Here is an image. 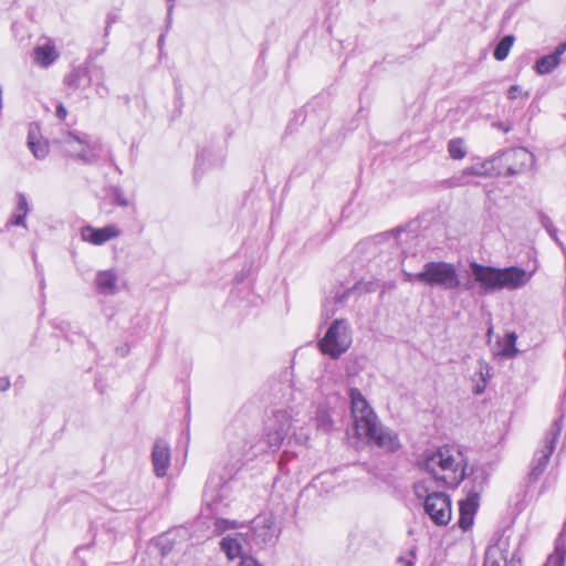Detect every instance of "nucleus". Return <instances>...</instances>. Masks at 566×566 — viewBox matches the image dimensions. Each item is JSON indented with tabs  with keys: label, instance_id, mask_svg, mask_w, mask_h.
<instances>
[{
	"label": "nucleus",
	"instance_id": "1",
	"mask_svg": "<svg viewBox=\"0 0 566 566\" xmlns=\"http://www.w3.org/2000/svg\"><path fill=\"white\" fill-rule=\"evenodd\" d=\"M349 398L356 434L364 438L368 444L386 452L398 451L401 447L398 434L379 423L377 415L361 392L357 388H352Z\"/></svg>",
	"mask_w": 566,
	"mask_h": 566
},
{
	"label": "nucleus",
	"instance_id": "2",
	"mask_svg": "<svg viewBox=\"0 0 566 566\" xmlns=\"http://www.w3.org/2000/svg\"><path fill=\"white\" fill-rule=\"evenodd\" d=\"M459 451L449 447L428 449L417 459V467L430 474L437 486L457 488L468 475L467 464Z\"/></svg>",
	"mask_w": 566,
	"mask_h": 566
},
{
	"label": "nucleus",
	"instance_id": "3",
	"mask_svg": "<svg viewBox=\"0 0 566 566\" xmlns=\"http://www.w3.org/2000/svg\"><path fill=\"white\" fill-rule=\"evenodd\" d=\"M470 269L474 281L484 294L501 290L515 291L522 289L532 277V273L520 266L495 268L472 261L470 262Z\"/></svg>",
	"mask_w": 566,
	"mask_h": 566
},
{
	"label": "nucleus",
	"instance_id": "4",
	"mask_svg": "<svg viewBox=\"0 0 566 566\" xmlns=\"http://www.w3.org/2000/svg\"><path fill=\"white\" fill-rule=\"evenodd\" d=\"M439 488L433 480H420L413 484V493L418 500H423L424 512L431 521L438 526H444L451 521V500Z\"/></svg>",
	"mask_w": 566,
	"mask_h": 566
},
{
	"label": "nucleus",
	"instance_id": "5",
	"mask_svg": "<svg viewBox=\"0 0 566 566\" xmlns=\"http://www.w3.org/2000/svg\"><path fill=\"white\" fill-rule=\"evenodd\" d=\"M419 277L422 280L423 285L431 289L443 291H453L460 287L465 291L472 289L470 282L462 285L455 265L444 261H429L424 263Z\"/></svg>",
	"mask_w": 566,
	"mask_h": 566
},
{
	"label": "nucleus",
	"instance_id": "6",
	"mask_svg": "<svg viewBox=\"0 0 566 566\" xmlns=\"http://www.w3.org/2000/svg\"><path fill=\"white\" fill-rule=\"evenodd\" d=\"M352 342L353 337L348 322L337 318L332 322L324 337L318 342V347L324 355L337 359L349 349Z\"/></svg>",
	"mask_w": 566,
	"mask_h": 566
},
{
	"label": "nucleus",
	"instance_id": "7",
	"mask_svg": "<svg viewBox=\"0 0 566 566\" xmlns=\"http://www.w3.org/2000/svg\"><path fill=\"white\" fill-rule=\"evenodd\" d=\"M491 163H497L503 170L499 174L515 176L531 170L535 164V156L524 147H515L503 151Z\"/></svg>",
	"mask_w": 566,
	"mask_h": 566
},
{
	"label": "nucleus",
	"instance_id": "8",
	"mask_svg": "<svg viewBox=\"0 0 566 566\" xmlns=\"http://www.w3.org/2000/svg\"><path fill=\"white\" fill-rule=\"evenodd\" d=\"M473 486L469 490L467 499L460 502L459 526L467 531L473 524V517L479 505V496L486 483L485 471L481 468L472 469Z\"/></svg>",
	"mask_w": 566,
	"mask_h": 566
},
{
	"label": "nucleus",
	"instance_id": "9",
	"mask_svg": "<svg viewBox=\"0 0 566 566\" xmlns=\"http://www.w3.org/2000/svg\"><path fill=\"white\" fill-rule=\"evenodd\" d=\"M563 418L559 417L546 432L542 448L535 453L532 461L530 480L536 481L545 471L549 458L555 449L556 441L560 434Z\"/></svg>",
	"mask_w": 566,
	"mask_h": 566
},
{
	"label": "nucleus",
	"instance_id": "10",
	"mask_svg": "<svg viewBox=\"0 0 566 566\" xmlns=\"http://www.w3.org/2000/svg\"><path fill=\"white\" fill-rule=\"evenodd\" d=\"M483 566H522L518 548L511 549L510 537L502 534L486 548Z\"/></svg>",
	"mask_w": 566,
	"mask_h": 566
},
{
	"label": "nucleus",
	"instance_id": "11",
	"mask_svg": "<svg viewBox=\"0 0 566 566\" xmlns=\"http://www.w3.org/2000/svg\"><path fill=\"white\" fill-rule=\"evenodd\" d=\"M59 143L67 156L74 157L84 164L94 163L95 155L91 146L77 135L69 133Z\"/></svg>",
	"mask_w": 566,
	"mask_h": 566
},
{
	"label": "nucleus",
	"instance_id": "12",
	"mask_svg": "<svg viewBox=\"0 0 566 566\" xmlns=\"http://www.w3.org/2000/svg\"><path fill=\"white\" fill-rule=\"evenodd\" d=\"M274 418L275 424L266 433V439L259 441V444L265 448V452L268 450H277L291 430V421L285 412L279 411L275 413Z\"/></svg>",
	"mask_w": 566,
	"mask_h": 566
},
{
	"label": "nucleus",
	"instance_id": "13",
	"mask_svg": "<svg viewBox=\"0 0 566 566\" xmlns=\"http://www.w3.org/2000/svg\"><path fill=\"white\" fill-rule=\"evenodd\" d=\"M254 545L264 546L276 538L275 522L272 516H259L253 521L252 528L245 534Z\"/></svg>",
	"mask_w": 566,
	"mask_h": 566
},
{
	"label": "nucleus",
	"instance_id": "14",
	"mask_svg": "<svg viewBox=\"0 0 566 566\" xmlns=\"http://www.w3.org/2000/svg\"><path fill=\"white\" fill-rule=\"evenodd\" d=\"M120 234L122 231L116 224H108L103 228H94L92 226L81 228L82 240L93 245H102L109 240L118 238Z\"/></svg>",
	"mask_w": 566,
	"mask_h": 566
},
{
	"label": "nucleus",
	"instance_id": "15",
	"mask_svg": "<svg viewBox=\"0 0 566 566\" xmlns=\"http://www.w3.org/2000/svg\"><path fill=\"white\" fill-rule=\"evenodd\" d=\"M151 462L154 472L158 478H163L167 474V470L170 465V448L165 440L157 439L155 441L151 451Z\"/></svg>",
	"mask_w": 566,
	"mask_h": 566
},
{
	"label": "nucleus",
	"instance_id": "16",
	"mask_svg": "<svg viewBox=\"0 0 566 566\" xmlns=\"http://www.w3.org/2000/svg\"><path fill=\"white\" fill-rule=\"evenodd\" d=\"M229 448L233 457H237L239 461H249L259 453L265 452V448L260 446L259 442L253 443L252 440H248L245 437L238 441H230Z\"/></svg>",
	"mask_w": 566,
	"mask_h": 566
},
{
	"label": "nucleus",
	"instance_id": "17",
	"mask_svg": "<svg viewBox=\"0 0 566 566\" xmlns=\"http://www.w3.org/2000/svg\"><path fill=\"white\" fill-rule=\"evenodd\" d=\"M88 76V71L83 67H76L64 77V83L72 88H80L83 86V80L87 78V85L91 84L93 77L101 81L104 78V70L101 66H94Z\"/></svg>",
	"mask_w": 566,
	"mask_h": 566
},
{
	"label": "nucleus",
	"instance_id": "18",
	"mask_svg": "<svg viewBox=\"0 0 566 566\" xmlns=\"http://www.w3.org/2000/svg\"><path fill=\"white\" fill-rule=\"evenodd\" d=\"M566 52V40L559 43L553 53L541 56L535 62V71L537 74L544 75L553 72L560 63L562 55Z\"/></svg>",
	"mask_w": 566,
	"mask_h": 566
},
{
	"label": "nucleus",
	"instance_id": "19",
	"mask_svg": "<svg viewBox=\"0 0 566 566\" xmlns=\"http://www.w3.org/2000/svg\"><path fill=\"white\" fill-rule=\"evenodd\" d=\"M223 157L221 154H216L211 148H205L197 154L195 166V178L202 174L206 168L217 167L222 165Z\"/></svg>",
	"mask_w": 566,
	"mask_h": 566
},
{
	"label": "nucleus",
	"instance_id": "20",
	"mask_svg": "<svg viewBox=\"0 0 566 566\" xmlns=\"http://www.w3.org/2000/svg\"><path fill=\"white\" fill-rule=\"evenodd\" d=\"M118 275L114 270L99 271L95 277V285L101 294L114 295L117 293Z\"/></svg>",
	"mask_w": 566,
	"mask_h": 566
},
{
	"label": "nucleus",
	"instance_id": "21",
	"mask_svg": "<svg viewBox=\"0 0 566 566\" xmlns=\"http://www.w3.org/2000/svg\"><path fill=\"white\" fill-rule=\"evenodd\" d=\"M244 536L242 533H238L235 535H228L223 537L220 542V548L221 551L227 555V557L231 560L240 557L242 558L243 547L242 542L244 541Z\"/></svg>",
	"mask_w": 566,
	"mask_h": 566
},
{
	"label": "nucleus",
	"instance_id": "22",
	"mask_svg": "<svg viewBox=\"0 0 566 566\" xmlns=\"http://www.w3.org/2000/svg\"><path fill=\"white\" fill-rule=\"evenodd\" d=\"M489 161L476 163L464 168L459 177L454 178V185L462 186L468 182L467 177L469 176H485L489 172Z\"/></svg>",
	"mask_w": 566,
	"mask_h": 566
},
{
	"label": "nucleus",
	"instance_id": "23",
	"mask_svg": "<svg viewBox=\"0 0 566 566\" xmlns=\"http://www.w3.org/2000/svg\"><path fill=\"white\" fill-rule=\"evenodd\" d=\"M17 208L12 216L11 223L19 227H27L25 218L30 211L27 197L23 193L17 195Z\"/></svg>",
	"mask_w": 566,
	"mask_h": 566
},
{
	"label": "nucleus",
	"instance_id": "24",
	"mask_svg": "<svg viewBox=\"0 0 566 566\" xmlns=\"http://www.w3.org/2000/svg\"><path fill=\"white\" fill-rule=\"evenodd\" d=\"M57 56L59 54L52 45H39L34 49V57L36 62L42 66L46 67L51 65L57 59Z\"/></svg>",
	"mask_w": 566,
	"mask_h": 566
},
{
	"label": "nucleus",
	"instance_id": "25",
	"mask_svg": "<svg viewBox=\"0 0 566 566\" xmlns=\"http://www.w3.org/2000/svg\"><path fill=\"white\" fill-rule=\"evenodd\" d=\"M563 536V533L560 534ZM566 560V545L562 537L557 538L553 554L547 557L544 566H564Z\"/></svg>",
	"mask_w": 566,
	"mask_h": 566
},
{
	"label": "nucleus",
	"instance_id": "26",
	"mask_svg": "<svg viewBox=\"0 0 566 566\" xmlns=\"http://www.w3.org/2000/svg\"><path fill=\"white\" fill-rule=\"evenodd\" d=\"M489 369H490V367L484 360L478 361L476 375H479V379L478 380L473 379V381H474L473 392L475 395H481L484 392L486 384H488Z\"/></svg>",
	"mask_w": 566,
	"mask_h": 566
},
{
	"label": "nucleus",
	"instance_id": "27",
	"mask_svg": "<svg viewBox=\"0 0 566 566\" xmlns=\"http://www.w3.org/2000/svg\"><path fill=\"white\" fill-rule=\"evenodd\" d=\"M28 146L36 159H44L49 154V144L43 140H35L32 130L29 132Z\"/></svg>",
	"mask_w": 566,
	"mask_h": 566
},
{
	"label": "nucleus",
	"instance_id": "28",
	"mask_svg": "<svg viewBox=\"0 0 566 566\" xmlns=\"http://www.w3.org/2000/svg\"><path fill=\"white\" fill-rule=\"evenodd\" d=\"M514 43V36L511 34L504 35L495 45L493 56L497 61H504Z\"/></svg>",
	"mask_w": 566,
	"mask_h": 566
},
{
	"label": "nucleus",
	"instance_id": "29",
	"mask_svg": "<svg viewBox=\"0 0 566 566\" xmlns=\"http://www.w3.org/2000/svg\"><path fill=\"white\" fill-rule=\"evenodd\" d=\"M448 153L452 159H463L467 154V147L462 138H452L448 143Z\"/></svg>",
	"mask_w": 566,
	"mask_h": 566
},
{
	"label": "nucleus",
	"instance_id": "30",
	"mask_svg": "<svg viewBox=\"0 0 566 566\" xmlns=\"http://www.w3.org/2000/svg\"><path fill=\"white\" fill-rule=\"evenodd\" d=\"M315 421H316L317 429H319L324 432H328L332 429V426H333L332 418L329 416V412L324 408L317 409Z\"/></svg>",
	"mask_w": 566,
	"mask_h": 566
},
{
	"label": "nucleus",
	"instance_id": "31",
	"mask_svg": "<svg viewBox=\"0 0 566 566\" xmlns=\"http://www.w3.org/2000/svg\"><path fill=\"white\" fill-rule=\"evenodd\" d=\"M541 224L545 228V230L547 231L549 237L559 243L558 238L556 235L557 229L555 228L552 219L545 214H542L541 216Z\"/></svg>",
	"mask_w": 566,
	"mask_h": 566
},
{
	"label": "nucleus",
	"instance_id": "32",
	"mask_svg": "<svg viewBox=\"0 0 566 566\" xmlns=\"http://www.w3.org/2000/svg\"><path fill=\"white\" fill-rule=\"evenodd\" d=\"M113 202L119 207H127L129 205L124 191L119 187H114L112 190Z\"/></svg>",
	"mask_w": 566,
	"mask_h": 566
},
{
	"label": "nucleus",
	"instance_id": "33",
	"mask_svg": "<svg viewBox=\"0 0 566 566\" xmlns=\"http://www.w3.org/2000/svg\"><path fill=\"white\" fill-rule=\"evenodd\" d=\"M174 8H175V0H167V17H166V29L167 30L171 27Z\"/></svg>",
	"mask_w": 566,
	"mask_h": 566
},
{
	"label": "nucleus",
	"instance_id": "34",
	"mask_svg": "<svg viewBox=\"0 0 566 566\" xmlns=\"http://www.w3.org/2000/svg\"><path fill=\"white\" fill-rule=\"evenodd\" d=\"M402 274L405 277V282H408V283L418 282V283L422 284V280L419 277L421 275V271L418 273H411V272H407L403 270Z\"/></svg>",
	"mask_w": 566,
	"mask_h": 566
},
{
	"label": "nucleus",
	"instance_id": "35",
	"mask_svg": "<svg viewBox=\"0 0 566 566\" xmlns=\"http://www.w3.org/2000/svg\"><path fill=\"white\" fill-rule=\"evenodd\" d=\"M502 354H503V356H506V357H514L517 354V349H516L515 345H513L511 343H506V345L502 349Z\"/></svg>",
	"mask_w": 566,
	"mask_h": 566
},
{
	"label": "nucleus",
	"instance_id": "36",
	"mask_svg": "<svg viewBox=\"0 0 566 566\" xmlns=\"http://www.w3.org/2000/svg\"><path fill=\"white\" fill-rule=\"evenodd\" d=\"M35 271H36V276L39 279L40 291H41V293H43V291L45 289V279H44V274H43V269L41 266H39L38 264H35Z\"/></svg>",
	"mask_w": 566,
	"mask_h": 566
},
{
	"label": "nucleus",
	"instance_id": "37",
	"mask_svg": "<svg viewBox=\"0 0 566 566\" xmlns=\"http://www.w3.org/2000/svg\"><path fill=\"white\" fill-rule=\"evenodd\" d=\"M522 93V87L520 85H512L507 91V98L516 99Z\"/></svg>",
	"mask_w": 566,
	"mask_h": 566
},
{
	"label": "nucleus",
	"instance_id": "38",
	"mask_svg": "<svg viewBox=\"0 0 566 566\" xmlns=\"http://www.w3.org/2000/svg\"><path fill=\"white\" fill-rule=\"evenodd\" d=\"M240 566H262L255 558L252 556H242Z\"/></svg>",
	"mask_w": 566,
	"mask_h": 566
},
{
	"label": "nucleus",
	"instance_id": "39",
	"mask_svg": "<svg viewBox=\"0 0 566 566\" xmlns=\"http://www.w3.org/2000/svg\"><path fill=\"white\" fill-rule=\"evenodd\" d=\"M55 115L59 119L64 120L67 116V111L63 104H59L55 111Z\"/></svg>",
	"mask_w": 566,
	"mask_h": 566
},
{
	"label": "nucleus",
	"instance_id": "40",
	"mask_svg": "<svg viewBox=\"0 0 566 566\" xmlns=\"http://www.w3.org/2000/svg\"><path fill=\"white\" fill-rule=\"evenodd\" d=\"M96 93H97L101 97H107V96H108V94H109V91H108V87H107V86H105V85L101 82V83H97Z\"/></svg>",
	"mask_w": 566,
	"mask_h": 566
},
{
	"label": "nucleus",
	"instance_id": "41",
	"mask_svg": "<svg viewBox=\"0 0 566 566\" xmlns=\"http://www.w3.org/2000/svg\"><path fill=\"white\" fill-rule=\"evenodd\" d=\"M10 387V379L8 377H0V391L3 392Z\"/></svg>",
	"mask_w": 566,
	"mask_h": 566
},
{
	"label": "nucleus",
	"instance_id": "42",
	"mask_svg": "<svg viewBox=\"0 0 566 566\" xmlns=\"http://www.w3.org/2000/svg\"><path fill=\"white\" fill-rule=\"evenodd\" d=\"M165 38H166L165 33H161L159 35V38H158V48H159L160 52L163 51V48H164V44H165Z\"/></svg>",
	"mask_w": 566,
	"mask_h": 566
},
{
	"label": "nucleus",
	"instance_id": "43",
	"mask_svg": "<svg viewBox=\"0 0 566 566\" xmlns=\"http://www.w3.org/2000/svg\"><path fill=\"white\" fill-rule=\"evenodd\" d=\"M515 342H516V335H515V333H510V334H507V340H506V343H511V344L515 345Z\"/></svg>",
	"mask_w": 566,
	"mask_h": 566
},
{
	"label": "nucleus",
	"instance_id": "44",
	"mask_svg": "<svg viewBox=\"0 0 566 566\" xmlns=\"http://www.w3.org/2000/svg\"><path fill=\"white\" fill-rule=\"evenodd\" d=\"M112 22H113V20L111 18H108L104 36H108Z\"/></svg>",
	"mask_w": 566,
	"mask_h": 566
},
{
	"label": "nucleus",
	"instance_id": "45",
	"mask_svg": "<svg viewBox=\"0 0 566 566\" xmlns=\"http://www.w3.org/2000/svg\"><path fill=\"white\" fill-rule=\"evenodd\" d=\"M399 562L405 563L406 566H413V563L411 560H405L403 557H399Z\"/></svg>",
	"mask_w": 566,
	"mask_h": 566
},
{
	"label": "nucleus",
	"instance_id": "46",
	"mask_svg": "<svg viewBox=\"0 0 566 566\" xmlns=\"http://www.w3.org/2000/svg\"><path fill=\"white\" fill-rule=\"evenodd\" d=\"M118 352H120V355L124 356L126 355L127 353V348L123 347V348H117Z\"/></svg>",
	"mask_w": 566,
	"mask_h": 566
}]
</instances>
